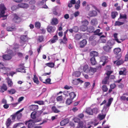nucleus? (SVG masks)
<instances>
[{
	"mask_svg": "<svg viewBox=\"0 0 128 128\" xmlns=\"http://www.w3.org/2000/svg\"><path fill=\"white\" fill-rule=\"evenodd\" d=\"M15 114H16V116H17V119L18 120L20 119L21 116L22 114L19 113L17 114L16 112Z\"/></svg>",
	"mask_w": 128,
	"mask_h": 128,
	"instance_id": "obj_56",
	"label": "nucleus"
},
{
	"mask_svg": "<svg viewBox=\"0 0 128 128\" xmlns=\"http://www.w3.org/2000/svg\"><path fill=\"white\" fill-rule=\"evenodd\" d=\"M58 40V36L56 35H55L53 36V38L51 39L50 41L51 42L52 44Z\"/></svg>",
	"mask_w": 128,
	"mask_h": 128,
	"instance_id": "obj_25",
	"label": "nucleus"
},
{
	"mask_svg": "<svg viewBox=\"0 0 128 128\" xmlns=\"http://www.w3.org/2000/svg\"><path fill=\"white\" fill-rule=\"evenodd\" d=\"M12 123L11 119L10 118H8L6 122V124L7 127H9Z\"/></svg>",
	"mask_w": 128,
	"mask_h": 128,
	"instance_id": "obj_31",
	"label": "nucleus"
},
{
	"mask_svg": "<svg viewBox=\"0 0 128 128\" xmlns=\"http://www.w3.org/2000/svg\"><path fill=\"white\" fill-rule=\"evenodd\" d=\"M75 122H78L77 126V128H90L92 126H90L88 128H86L85 125L84 124V123L82 121H80V119L77 118H75L74 119Z\"/></svg>",
	"mask_w": 128,
	"mask_h": 128,
	"instance_id": "obj_2",
	"label": "nucleus"
},
{
	"mask_svg": "<svg viewBox=\"0 0 128 128\" xmlns=\"http://www.w3.org/2000/svg\"><path fill=\"white\" fill-rule=\"evenodd\" d=\"M76 94L74 92H71L69 94V96L70 98L73 100L76 97Z\"/></svg>",
	"mask_w": 128,
	"mask_h": 128,
	"instance_id": "obj_29",
	"label": "nucleus"
},
{
	"mask_svg": "<svg viewBox=\"0 0 128 128\" xmlns=\"http://www.w3.org/2000/svg\"><path fill=\"white\" fill-rule=\"evenodd\" d=\"M88 29V26H85L82 25L80 27V30L83 32H85Z\"/></svg>",
	"mask_w": 128,
	"mask_h": 128,
	"instance_id": "obj_42",
	"label": "nucleus"
},
{
	"mask_svg": "<svg viewBox=\"0 0 128 128\" xmlns=\"http://www.w3.org/2000/svg\"><path fill=\"white\" fill-rule=\"evenodd\" d=\"M8 89L6 85L3 84L2 86H0V92H3L6 91Z\"/></svg>",
	"mask_w": 128,
	"mask_h": 128,
	"instance_id": "obj_7",
	"label": "nucleus"
},
{
	"mask_svg": "<svg viewBox=\"0 0 128 128\" xmlns=\"http://www.w3.org/2000/svg\"><path fill=\"white\" fill-rule=\"evenodd\" d=\"M41 120L40 119H36L34 120H30L26 122L25 124L27 126L28 128H34L35 126V123L39 122Z\"/></svg>",
	"mask_w": 128,
	"mask_h": 128,
	"instance_id": "obj_1",
	"label": "nucleus"
},
{
	"mask_svg": "<svg viewBox=\"0 0 128 128\" xmlns=\"http://www.w3.org/2000/svg\"><path fill=\"white\" fill-rule=\"evenodd\" d=\"M16 30V28L15 25L13 26H9L6 28V30L8 32H12Z\"/></svg>",
	"mask_w": 128,
	"mask_h": 128,
	"instance_id": "obj_15",
	"label": "nucleus"
},
{
	"mask_svg": "<svg viewBox=\"0 0 128 128\" xmlns=\"http://www.w3.org/2000/svg\"><path fill=\"white\" fill-rule=\"evenodd\" d=\"M102 88L103 92H106L108 90V88L107 87V86L105 85H103L102 87Z\"/></svg>",
	"mask_w": 128,
	"mask_h": 128,
	"instance_id": "obj_39",
	"label": "nucleus"
},
{
	"mask_svg": "<svg viewBox=\"0 0 128 128\" xmlns=\"http://www.w3.org/2000/svg\"><path fill=\"white\" fill-rule=\"evenodd\" d=\"M17 54L18 56L20 58H22L23 56V54L21 52H18L17 53Z\"/></svg>",
	"mask_w": 128,
	"mask_h": 128,
	"instance_id": "obj_59",
	"label": "nucleus"
},
{
	"mask_svg": "<svg viewBox=\"0 0 128 128\" xmlns=\"http://www.w3.org/2000/svg\"><path fill=\"white\" fill-rule=\"evenodd\" d=\"M82 25L87 26L89 24L88 22L86 20H85L81 22Z\"/></svg>",
	"mask_w": 128,
	"mask_h": 128,
	"instance_id": "obj_36",
	"label": "nucleus"
},
{
	"mask_svg": "<svg viewBox=\"0 0 128 128\" xmlns=\"http://www.w3.org/2000/svg\"><path fill=\"white\" fill-rule=\"evenodd\" d=\"M22 124V123L20 122L14 125L13 127V128H16L17 127L19 126L20 124Z\"/></svg>",
	"mask_w": 128,
	"mask_h": 128,
	"instance_id": "obj_63",
	"label": "nucleus"
},
{
	"mask_svg": "<svg viewBox=\"0 0 128 128\" xmlns=\"http://www.w3.org/2000/svg\"><path fill=\"white\" fill-rule=\"evenodd\" d=\"M52 110L54 113H58L60 111L58 110L55 106H53L52 108Z\"/></svg>",
	"mask_w": 128,
	"mask_h": 128,
	"instance_id": "obj_44",
	"label": "nucleus"
},
{
	"mask_svg": "<svg viewBox=\"0 0 128 128\" xmlns=\"http://www.w3.org/2000/svg\"><path fill=\"white\" fill-rule=\"evenodd\" d=\"M57 101H61L62 100V96H60L57 97L56 98Z\"/></svg>",
	"mask_w": 128,
	"mask_h": 128,
	"instance_id": "obj_55",
	"label": "nucleus"
},
{
	"mask_svg": "<svg viewBox=\"0 0 128 128\" xmlns=\"http://www.w3.org/2000/svg\"><path fill=\"white\" fill-rule=\"evenodd\" d=\"M118 13L116 11L112 12L111 13V16L112 18H114L116 16L118 15Z\"/></svg>",
	"mask_w": 128,
	"mask_h": 128,
	"instance_id": "obj_33",
	"label": "nucleus"
},
{
	"mask_svg": "<svg viewBox=\"0 0 128 128\" xmlns=\"http://www.w3.org/2000/svg\"><path fill=\"white\" fill-rule=\"evenodd\" d=\"M46 65L48 66L50 68H53L54 66V64L52 62H49L46 64Z\"/></svg>",
	"mask_w": 128,
	"mask_h": 128,
	"instance_id": "obj_50",
	"label": "nucleus"
},
{
	"mask_svg": "<svg viewBox=\"0 0 128 128\" xmlns=\"http://www.w3.org/2000/svg\"><path fill=\"white\" fill-rule=\"evenodd\" d=\"M72 100L70 98H68L66 101V104L68 105H70V104L72 103Z\"/></svg>",
	"mask_w": 128,
	"mask_h": 128,
	"instance_id": "obj_41",
	"label": "nucleus"
},
{
	"mask_svg": "<svg viewBox=\"0 0 128 128\" xmlns=\"http://www.w3.org/2000/svg\"><path fill=\"white\" fill-rule=\"evenodd\" d=\"M68 122V120L67 119H64L60 122V124L61 126H64Z\"/></svg>",
	"mask_w": 128,
	"mask_h": 128,
	"instance_id": "obj_22",
	"label": "nucleus"
},
{
	"mask_svg": "<svg viewBox=\"0 0 128 128\" xmlns=\"http://www.w3.org/2000/svg\"><path fill=\"white\" fill-rule=\"evenodd\" d=\"M7 82L8 84V86L10 87H12L13 84V83L12 81V80L9 78H7Z\"/></svg>",
	"mask_w": 128,
	"mask_h": 128,
	"instance_id": "obj_19",
	"label": "nucleus"
},
{
	"mask_svg": "<svg viewBox=\"0 0 128 128\" xmlns=\"http://www.w3.org/2000/svg\"><path fill=\"white\" fill-rule=\"evenodd\" d=\"M121 51V49L119 48H115L113 50L114 54L116 55L118 54Z\"/></svg>",
	"mask_w": 128,
	"mask_h": 128,
	"instance_id": "obj_26",
	"label": "nucleus"
},
{
	"mask_svg": "<svg viewBox=\"0 0 128 128\" xmlns=\"http://www.w3.org/2000/svg\"><path fill=\"white\" fill-rule=\"evenodd\" d=\"M97 15V12L95 10L90 11L89 12L88 15L90 17L96 16Z\"/></svg>",
	"mask_w": 128,
	"mask_h": 128,
	"instance_id": "obj_16",
	"label": "nucleus"
},
{
	"mask_svg": "<svg viewBox=\"0 0 128 128\" xmlns=\"http://www.w3.org/2000/svg\"><path fill=\"white\" fill-rule=\"evenodd\" d=\"M78 81L82 83L83 82L82 80H81L80 78H78L77 79H75L74 80H73L72 81V83L74 84H78V83H75V82L76 81Z\"/></svg>",
	"mask_w": 128,
	"mask_h": 128,
	"instance_id": "obj_43",
	"label": "nucleus"
},
{
	"mask_svg": "<svg viewBox=\"0 0 128 128\" xmlns=\"http://www.w3.org/2000/svg\"><path fill=\"white\" fill-rule=\"evenodd\" d=\"M58 23V20L56 18H53L50 24L52 25L55 26Z\"/></svg>",
	"mask_w": 128,
	"mask_h": 128,
	"instance_id": "obj_14",
	"label": "nucleus"
},
{
	"mask_svg": "<svg viewBox=\"0 0 128 128\" xmlns=\"http://www.w3.org/2000/svg\"><path fill=\"white\" fill-rule=\"evenodd\" d=\"M47 29L49 33L54 32L56 30V27L52 26H48Z\"/></svg>",
	"mask_w": 128,
	"mask_h": 128,
	"instance_id": "obj_9",
	"label": "nucleus"
},
{
	"mask_svg": "<svg viewBox=\"0 0 128 128\" xmlns=\"http://www.w3.org/2000/svg\"><path fill=\"white\" fill-rule=\"evenodd\" d=\"M13 20L15 22L18 23L21 22V19L17 15L15 14Z\"/></svg>",
	"mask_w": 128,
	"mask_h": 128,
	"instance_id": "obj_6",
	"label": "nucleus"
},
{
	"mask_svg": "<svg viewBox=\"0 0 128 128\" xmlns=\"http://www.w3.org/2000/svg\"><path fill=\"white\" fill-rule=\"evenodd\" d=\"M80 74L81 72H80L76 71L73 73L72 75L76 77H78L80 76Z\"/></svg>",
	"mask_w": 128,
	"mask_h": 128,
	"instance_id": "obj_30",
	"label": "nucleus"
},
{
	"mask_svg": "<svg viewBox=\"0 0 128 128\" xmlns=\"http://www.w3.org/2000/svg\"><path fill=\"white\" fill-rule=\"evenodd\" d=\"M36 112L34 111L30 115L31 118L33 119H35L36 118Z\"/></svg>",
	"mask_w": 128,
	"mask_h": 128,
	"instance_id": "obj_40",
	"label": "nucleus"
},
{
	"mask_svg": "<svg viewBox=\"0 0 128 128\" xmlns=\"http://www.w3.org/2000/svg\"><path fill=\"white\" fill-rule=\"evenodd\" d=\"M120 19H123L124 20L126 19L127 18L126 14H120Z\"/></svg>",
	"mask_w": 128,
	"mask_h": 128,
	"instance_id": "obj_51",
	"label": "nucleus"
},
{
	"mask_svg": "<svg viewBox=\"0 0 128 128\" xmlns=\"http://www.w3.org/2000/svg\"><path fill=\"white\" fill-rule=\"evenodd\" d=\"M51 81V80L50 78H48L46 79L45 81L43 82L46 84H51L52 83H50Z\"/></svg>",
	"mask_w": 128,
	"mask_h": 128,
	"instance_id": "obj_49",
	"label": "nucleus"
},
{
	"mask_svg": "<svg viewBox=\"0 0 128 128\" xmlns=\"http://www.w3.org/2000/svg\"><path fill=\"white\" fill-rule=\"evenodd\" d=\"M90 61L92 65H94L96 64V62L95 57H92V58L90 59Z\"/></svg>",
	"mask_w": 128,
	"mask_h": 128,
	"instance_id": "obj_35",
	"label": "nucleus"
},
{
	"mask_svg": "<svg viewBox=\"0 0 128 128\" xmlns=\"http://www.w3.org/2000/svg\"><path fill=\"white\" fill-rule=\"evenodd\" d=\"M10 70L9 68L4 66L2 69L0 70V72L2 73L5 74H6Z\"/></svg>",
	"mask_w": 128,
	"mask_h": 128,
	"instance_id": "obj_5",
	"label": "nucleus"
},
{
	"mask_svg": "<svg viewBox=\"0 0 128 128\" xmlns=\"http://www.w3.org/2000/svg\"><path fill=\"white\" fill-rule=\"evenodd\" d=\"M82 37L81 34H76L75 35L74 39L76 40H78L81 38Z\"/></svg>",
	"mask_w": 128,
	"mask_h": 128,
	"instance_id": "obj_27",
	"label": "nucleus"
},
{
	"mask_svg": "<svg viewBox=\"0 0 128 128\" xmlns=\"http://www.w3.org/2000/svg\"><path fill=\"white\" fill-rule=\"evenodd\" d=\"M100 40L101 42L103 43H106V39L105 38H100Z\"/></svg>",
	"mask_w": 128,
	"mask_h": 128,
	"instance_id": "obj_60",
	"label": "nucleus"
},
{
	"mask_svg": "<svg viewBox=\"0 0 128 128\" xmlns=\"http://www.w3.org/2000/svg\"><path fill=\"white\" fill-rule=\"evenodd\" d=\"M109 78L108 76L106 77L102 80V83L103 84H108V81L109 80Z\"/></svg>",
	"mask_w": 128,
	"mask_h": 128,
	"instance_id": "obj_28",
	"label": "nucleus"
},
{
	"mask_svg": "<svg viewBox=\"0 0 128 128\" xmlns=\"http://www.w3.org/2000/svg\"><path fill=\"white\" fill-rule=\"evenodd\" d=\"M20 8H27L28 7V4L25 3H21L18 4Z\"/></svg>",
	"mask_w": 128,
	"mask_h": 128,
	"instance_id": "obj_23",
	"label": "nucleus"
},
{
	"mask_svg": "<svg viewBox=\"0 0 128 128\" xmlns=\"http://www.w3.org/2000/svg\"><path fill=\"white\" fill-rule=\"evenodd\" d=\"M6 10V8L5 7L4 4H1L0 5V11L2 14L0 17H4L7 18L8 15H5L4 14L5 12V10Z\"/></svg>",
	"mask_w": 128,
	"mask_h": 128,
	"instance_id": "obj_3",
	"label": "nucleus"
},
{
	"mask_svg": "<svg viewBox=\"0 0 128 128\" xmlns=\"http://www.w3.org/2000/svg\"><path fill=\"white\" fill-rule=\"evenodd\" d=\"M90 85V83L89 82H85L84 84V88H87Z\"/></svg>",
	"mask_w": 128,
	"mask_h": 128,
	"instance_id": "obj_57",
	"label": "nucleus"
},
{
	"mask_svg": "<svg viewBox=\"0 0 128 128\" xmlns=\"http://www.w3.org/2000/svg\"><path fill=\"white\" fill-rule=\"evenodd\" d=\"M124 24V22H119V21H116L115 23L114 26H120Z\"/></svg>",
	"mask_w": 128,
	"mask_h": 128,
	"instance_id": "obj_48",
	"label": "nucleus"
},
{
	"mask_svg": "<svg viewBox=\"0 0 128 128\" xmlns=\"http://www.w3.org/2000/svg\"><path fill=\"white\" fill-rule=\"evenodd\" d=\"M90 68L88 67V66L87 64L85 65L83 68V71L86 73H88L89 72Z\"/></svg>",
	"mask_w": 128,
	"mask_h": 128,
	"instance_id": "obj_17",
	"label": "nucleus"
},
{
	"mask_svg": "<svg viewBox=\"0 0 128 128\" xmlns=\"http://www.w3.org/2000/svg\"><path fill=\"white\" fill-rule=\"evenodd\" d=\"M8 93L9 94H14L16 92V90L14 88H12L7 91Z\"/></svg>",
	"mask_w": 128,
	"mask_h": 128,
	"instance_id": "obj_34",
	"label": "nucleus"
},
{
	"mask_svg": "<svg viewBox=\"0 0 128 128\" xmlns=\"http://www.w3.org/2000/svg\"><path fill=\"white\" fill-rule=\"evenodd\" d=\"M26 36H27L22 35L20 37V39L23 42H26Z\"/></svg>",
	"mask_w": 128,
	"mask_h": 128,
	"instance_id": "obj_47",
	"label": "nucleus"
},
{
	"mask_svg": "<svg viewBox=\"0 0 128 128\" xmlns=\"http://www.w3.org/2000/svg\"><path fill=\"white\" fill-rule=\"evenodd\" d=\"M118 34L117 33H115L114 34L113 36L114 38V40L118 43H120L121 42L119 41L117 38V36Z\"/></svg>",
	"mask_w": 128,
	"mask_h": 128,
	"instance_id": "obj_37",
	"label": "nucleus"
},
{
	"mask_svg": "<svg viewBox=\"0 0 128 128\" xmlns=\"http://www.w3.org/2000/svg\"><path fill=\"white\" fill-rule=\"evenodd\" d=\"M34 77L33 78V80L34 82L37 84H39V82L38 80V78L35 74L34 75Z\"/></svg>",
	"mask_w": 128,
	"mask_h": 128,
	"instance_id": "obj_24",
	"label": "nucleus"
},
{
	"mask_svg": "<svg viewBox=\"0 0 128 128\" xmlns=\"http://www.w3.org/2000/svg\"><path fill=\"white\" fill-rule=\"evenodd\" d=\"M90 56H91L94 57L98 55V53L97 52L95 51H92L90 53Z\"/></svg>",
	"mask_w": 128,
	"mask_h": 128,
	"instance_id": "obj_20",
	"label": "nucleus"
},
{
	"mask_svg": "<svg viewBox=\"0 0 128 128\" xmlns=\"http://www.w3.org/2000/svg\"><path fill=\"white\" fill-rule=\"evenodd\" d=\"M74 32H77L79 30L77 26H74L73 28Z\"/></svg>",
	"mask_w": 128,
	"mask_h": 128,
	"instance_id": "obj_54",
	"label": "nucleus"
},
{
	"mask_svg": "<svg viewBox=\"0 0 128 128\" xmlns=\"http://www.w3.org/2000/svg\"><path fill=\"white\" fill-rule=\"evenodd\" d=\"M38 106L37 105H32L29 106L30 109L32 111H36L38 108Z\"/></svg>",
	"mask_w": 128,
	"mask_h": 128,
	"instance_id": "obj_10",
	"label": "nucleus"
},
{
	"mask_svg": "<svg viewBox=\"0 0 128 128\" xmlns=\"http://www.w3.org/2000/svg\"><path fill=\"white\" fill-rule=\"evenodd\" d=\"M63 39L64 41V42H65V43L66 44L67 43V39L66 38V36L65 34H64Z\"/></svg>",
	"mask_w": 128,
	"mask_h": 128,
	"instance_id": "obj_64",
	"label": "nucleus"
},
{
	"mask_svg": "<svg viewBox=\"0 0 128 128\" xmlns=\"http://www.w3.org/2000/svg\"><path fill=\"white\" fill-rule=\"evenodd\" d=\"M91 24L92 25H95L98 24L97 19L96 18L93 19L91 21Z\"/></svg>",
	"mask_w": 128,
	"mask_h": 128,
	"instance_id": "obj_38",
	"label": "nucleus"
},
{
	"mask_svg": "<svg viewBox=\"0 0 128 128\" xmlns=\"http://www.w3.org/2000/svg\"><path fill=\"white\" fill-rule=\"evenodd\" d=\"M116 85L115 84H111L110 85V88L112 89H113L116 87Z\"/></svg>",
	"mask_w": 128,
	"mask_h": 128,
	"instance_id": "obj_58",
	"label": "nucleus"
},
{
	"mask_svg": "<svg viewBox=\"0 0 128 128\" xmlns=\"http://www.w3.org/2000/svg\"><path fill=\"white\" fill-rule=\"evenodd\" d=\"M119 74L120 75H126V69L125 68H124L123 71L120 70L119 72Z\"/></svg>",
	"mask_w": 128,
	"mask_h": 128,
	"instance_id": "obj_21",
	"label": "nucleus"
},
{
	"mask_svg": "<svg viewBox=\"0 0 128 128\" xmlns=\"http://www.w3.org/2000/svg\"><path fill=\"white\" fill-rule=\"evenodd\" d=\"M111 41L113 42V43L112 44V46L114 44L115 42L114 40H112ZM112 48V46H109V45H107L103 46V49L106 52H110Z\"/></svg>",
	"mask_w": 128,
	"mask_h": 128,
	"instance_id": "obj_4",
	"label": "nucleus"
},
{
	"mask_svg": "<svg viewBox=\"0 0 128 128\" xmlns=\"http://www.w3.org/2000/svg\"><path fill=\"white\" fill-rule=\"evenodd\" d=\"M124 62L125 61L123 60H120L117 61L116 62V64L117 66H119L123 64Z\"/></svg>",
	"mask_w": 128,
	"mask_h": 128,
	"instance_id": "obj_46",
	"label": "nucleus"
},
{
	"mask_svg": "<svg viewBox=\"0 0 128 128\" xmlns=\"http://www.w3.org/2000/svg\"><path fill=\"white\" fill-rule=\"evenodd\" d=\"M92 114L93 113L97 114L98 112V109L97 108H94L92 109Z\"/></svg>",
	"mask_w": 128,
	"mask_h": 128,
	"instance_id": "obj_53",
	"label": "nucleus"
},
{
	"mask_svg": "<svg viewBox=\"0 0 128 128\" xmlns=\"http://www.w3.org/2000/svg\"><path fill=\"white\" fill-rule=\"evenodd\" d=\"M87 30L90 33H92L94 32V28L92 26H89Z\"/></svg>",
	"mask_w": 128,
	"mask_h": 128,
	"instance_id": "obj_32",
	"label": "nucleus"
},
{
	"mask_svg": "<svg viewBox=\"0 0 128 128\" xmlns=\"http://www.w3.org/2000/svg\"><path fill=\"white\" fill-rule=\"evenodd\" d=\"M100 30L98 29L95 31H94V33L95 35H98V33L100 32Z\"/></svg>",
	"mask_w": 128,
	"mask_h": 128,
	"instance_id": "obj_62",
	"label": "nucleus"
},
{
	"mask_svg": "<svg viewBox=\"0 0 128 128\" xmlns=\"http://www.w3.org/2000/svg\"><path fill=\"white\" fill-rule=\"evenodd\" d=\"M35 26L36 28L39 29L40 28L41 26L40 23L39 22H36L35 23Z\"/></svg>",
	"mask_w": 128,
	"mask_h": 128,
	"instance_id": "obj_45",
	"label": "nucleus"
},
{
	"mask_svg": "<svg viewBox=\"0 0 128 128\" xmlns=\"http://www.w3.org/2000/svg\"><path fill=\"white\" fill-rule=\"evenodd\" d=\"M89 70L88 73L91 76L93 75L94 73L97 70V68H93L92 67L90 68Z\"/></svg>",
	"mask_w": 128,
	"mask_h": 128,
	"instance_id": "obj_11",
	"label": "nucleus"
},
{
	"mask_svg": "<svg viewBox=\"0 0 128 128\" xmlns=\"http://www.w3.org/2000/svg\"><path fill=\"white\" fill-rule=\"evenodd\" d=\"M106 116V114H103L100 116L99 118L100 119V120H101L104 119L105 117Z\"/></svg>",
	"mask_w": 128,
	"mask_h": 128,
	"instance_id": "obj_61",
	"label": "nucleus"
},
{
	"mask_svg": "<svg viewBox=\"0 0 128 128\" xmlns=\"http://www.w3.org/2000/svg\"><path fill=\"white\" fill-rule=\"evenodd\" d=\"M113 100V98H110L109 99L108 103L105 105L106 106H104V107H105L106 108H107L108 107H109L110 106Z\"/></svg>",
	"mask_w": 128,
	"mask_h": 128,
	"instance_id": "obj_13",
	"label": "nucleus"
},
{
	"mask_svg": "<svg viewBox=\"0 0 128 128\" xmlns=\"http://www.w3.org/2000/svg\"><path fill=\"white\" fill-rule=\"evenodd\" d=\"M85 112L89 115H92V109L90 107L87 108Z\"/></svg>",
	"mask_w": 128,
	"mask_h": 128,
	"instance_id": "obj_18",
	"label": "nucleus"
},
{
	"mask_svg": "<svg viewBox=\"0 0 128 128\" xmlns=\"http://www.w3.org/2000/svg\"><path fill=\"white\" fill-rule=\"evenodd\" d=\"M3 58L6 60H10L12 57L10 55L4 54L2 56Z\"/></svg>",
	"mask_w": 128,
	"mask_h": 128,
	"instance_id": "obj_12",
	"label": "nucleus"
},
{
	"mask_svg": "<svg viewBox=\"0 0 128 128\" xmlns=\"http://www.w3.org/2000/svg\"><path fill=\"white\" fill-rule=\"evenodd\" d=\"M87 42L85 39H84L81 41L80 43V47L81 48L84 47L87 44Z\"/></svg>",
	"mask_w": 128,
	"mask_h": 128,
	"instance_id": "obj_8",
	"label": "nucleus"
},
{
	"mask_svg": "<svg viewBox=\"0 0 128 128\" xmlns=\"http://www.w3.org/2000/svg\"><path fill=\"white\" fill-rule=\"evenodd\" d=\"M43 39L44 37L42 36H39L38 37V41L40 42H41L43 41Z\"/></svg>",
	"mask_w": 128,
	"mask_h": 128,
	"instance_id": "obj_52",
	"label": "nucleus"
}]
</instances>
